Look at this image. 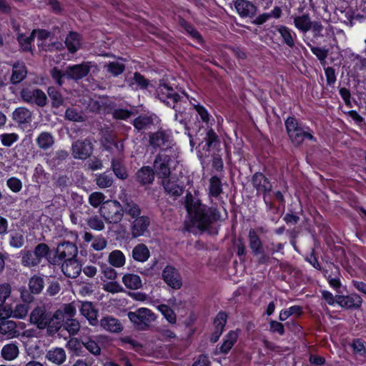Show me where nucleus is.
Masks as SVG:
<instances>
[{
	"instance_id": "3",
	"label": "nucleus",
	"mask_w": 366,
	"mask_h": 366,
	"mask_svg": "<svg viewBox=\"0 0 366 366\" xmlns=\"http://www.w3.org/2000/svg\"><path fill=\"white\" fill-rule=\"evenodd\" d=\"M99 214L107 223L117 224L123 218L124 209L117 200H107L101 205Z\"/></svg>"
},
{
	"instance_id": "22",
	"label": "nucleus",
	"mask_w": 366,
	"mask_h": 366,
	"mask_svg": "<svg viewBox=\"0 0 366 366\" xmlns=\"http://www.w3.org/2000/svg\"><path fill=\"white\" fill-rule=\"evenodd\" d=\"M275 29L280 34L285 44L290 48L295 46L296 34L292 29L284 25H277L275 26Z\"/></svg>"
},
{
	"instance_id": "55",
	"label": "nucleus",
	"mask_w": 366,
	"mask_h": 366,
	"mask_svg": "<svg viewBox=\"0 0 366 366\" xmlns=\"http://www.w3.org/2000/svg\"><path fill=\"white\" fill-rule=\"evenodd\" d=\"M302 314V307L300 306L295 305L290 307L288 310H282L280 313V320L281 321H285L290 316L292 315H296L297 316Z\"/></svg>"
},
{
	"instance_id": "15",
	"label": "nucleus",
	"mask_w": 366,
	"mask_h": 366,
	"mask_svg": "<svg viewBox=\"0 0 366 366\" xmlns=\"http://www.w3.org/2000/svg\"><path fill=\"white\" fill-rule=\"evenodd\" d=\"M252 183L257 193L264 195L272 191V185L269 179L261 172H256L252 177Z\"/></svg>"
},
{
	"instance_id": "54",
	"label": "nucleus",
	"mask_w": 366,
	"mask_h": 366,
	"mask_svg": "<svg viewBox=\"0 0 366 366\" xmlns=\"http://www.w3.org/2000/svg\"><path fill=\"white\" fill-rule=\"evenodd\" d=\"M105 198L106 196L102 192H94L89 195V202L92 207L97 208L105 202Z\"/></svg>"
},
{
	"instance_id": "13",
	"label": "nucleus",
	"mask_w": 366,
	"mask_h": 366,
	"mask_svg": "<svg viewBox=\"0 0 366 366\" xmlns=\"http://www.w3.org/2000/svg\"><path fill=\"white\" fill-rule=\"evenodd\" d=\"M234 6L238 14L242 18H253L257 11V7L254 4L247 0H236Z\"/></svg>"
},
{
	"instance_id": "39",
	"label": "nucleus",
	"mask_w": 366,
	"mask_h": 366,
	"mask_svg": "<svg viewBox=\"0 0 366 366\" xmlns=\"http://www.w3.org/2000/svg\"><path fill=\"white\" fill-rule=\"evenodd\" d=\"M112 169L114 172L116 177L120 179H126L128 177L127 171L125 167L122 164V159L113 158L112 159Z\"/></svg>"
},
{
	"instance_id": "43",
	"label": "nucleus",
	"mask_w": 366,
	"mask_h": 366,
	"mask_svg": "<svg viewBox=\"0 0 366 366\" xmlns=\"http://www.w3.org/2000/svg\"><path fill=\"white\" fill-rule=\"evenodd\" d=\"M49 97L51 100L53 107L58 108L64 103V98L61 94L54 86H49L47 89Z\"/></svg>"
},
{
	"instance_id": "27",
	"label": "nucleus",
	"mask_w": 366,
	"mask_h": 366,
	"mask_svg": "<svg viewBox=\"0 0 366 366\" xmlns=\"http://www.w3.org/2000/svg\"><path fill=\"white\" fill-rule=\"evenodd\" d=\"M124 61L122 58L119 57L117 60L106 63L104 65V69L112 76H118L125 71L126 66Z\"/></svg>"
},
{
	"instance_id": "56",
	"label": "nucleus",
	"mask_w": 366,
	"mask_h": 366,
	"mask_svg": "<svg viewBox=\"0 0 366 366\" xmlns=\"http://www.w3.org/2000/svg\"><path fill=\"white\" fill-rule=\"evenodd\" d=\"M65 118L69 121L82 122L84 118L82 114L74 108H68L65 112Z\"/></svg>"
},
{
	"instance_id": "26",
	"label": "nucleus",
	"mask_w": 366,
	"mask_h": 366,
	"mask_svg": "<svg viewBox=\"0 0 366 366\" xmlns=\"http://www.w3.org/2000/svg\"><path fill=\"white\" fill-rule=\"evenodd\" d=\"M249 246L254 256L262 253L263 244L254 229H250L248 233Z\"/></svg>"
},
{
	"instance_id": "52",
	"label": "nucleus",
	"mask_w": 366,
	"mask_h": 366,
	"mask_svg": "<svg viewBox=\"0 0 366 366\" xmlns=\"http://www.w3.org/2000/svg\"><path fill=\"white\" fill-rule=\"evenodd\" d=\"M86 224L92 229L96 231H102L105 227L104 222L97 215L88 218Z\"/></svg>"
},
{
	"instance_id": "28",
	"label": "nucleus",
	"mask_w": 366,
	"mask_h": 366,
	"mask_svg": "<svg viewBox=\"0 0 366 366\" xmlns=\"http://www.w3.org/2000/svg\"><path fill=\"white\" fill-rule=\"evenodd\" d=\"M100 325L105 330L111 332H119L122 330L121 322L117 319L111 316L102 318L100 321Z\"/></svg>"
},
{
	"instance_id": "60",
	"label": "nucleus",
	"mask_w": 366,
	"mask_h": 366,
	"mask_svg": "<svg viewBox=\"0 0 366 366\" xmlns=\"http://www.w3.org/2000/svg\"><path fill=\"white\" fill-rule=\"evenodd\" d=\"M351 347L355 354L363 356L366 354L365 343L360 339L354 340Z\"/></svg>"
},
{
	"instance_id": "14",
	"label": "nucleus",
	"mask_w": 366,
	"mask_h": 366,
	"mask_svg": "<svg viewBox=\"0 0 366 366\" xmlns=\"http://www.w3.org/2000/svg\"><path fill=\"white\" fill-rule=\"evenodd\" d=\"M150 219L147 216H141L135 219L131 226V234L134 238L144 235L148 232Z\"/></svg>"
},
{
	"instance_id": "36",
	"label": "nucleus",
	"mask_w": 366,
	"mask_h": 366,
	"mask_svg": "<svg viewBox=\"0 0 366 366\" xmlns=\"http://www.w3.org/2000/svg\"><path fill=\"white\" fill-rule=\"evenodd\" d=\"M38 147L44 150L51 148L54 144V137L50 132H41L36 139Z\"/></svg>"
},
{
	"instance_id": "19",
	"label": "nucleus",
	"mask_w": 366,
	"mask_h": 366,
	"mask_svg": "<svg viewBox=\"0 0 366 366\" xmlns=\"http://www.w3.org/2000/svg\"><path fill=\"white\" fill-rule=\"evenodd\" d=\"M61 271L66 277L76 278L81 271V265L75 258L67 259L62 263Z\"/></svg>"
},
{
	"instance_id": "29",
	"label": "nucleus",
	"mask_w": 366,
	"mask_h": 366,
	"mask_svg": "<svg viewBox=\"0 0 366 366\" xmlns=\"http://www.w3.org/2000/svg\"><path fill=\"white\" fill-rule=\"evenodd\" d=\"M162 184L169 195L179 197L183 193V187L179 186L175 181L169 179V177L163 179Z\"/></svg>"
},
{
	"instance_id": "8",
	"label": "nucleus",
	"mask_w": 366,
	"mask_h": 366,
	"mask_svg": "<svg viewBox=\"0 0 366 366\" xmlns=\"http://www.w3.org/2000/svg\"><path fill=\"white\" fill-rule=\"evenodd\" d=\"M172 159L169 155L159 153L154 161V172L158 177L163 179L169 177L171 173L170 162Z\"/></svg>"
},
{
	"instance_id": "44",
	"label": "nucleus",
	"mask_w": 366,
	"mask_h": 366,
	"mask_svg": "<svg viewBox=\"0 0 366 366\" xmlns=\"http://www.w3.org/2000/svg\"><path fill=\"white\" fill-rule=\"evenodd\" d=\"M21 263L24 266L31 267L37 266L40 262L34 255L33 252L24 250L22 252Z\"/></svg>"
},
{
	"instance_id": "50",
	"label": "nucleus",
	"mask_w": 366,
	"mask_h": 366,
	"mask_svg": "<svg viewBox=\"0 0 366 366\" xmlns=\"http://www.w3.org/2000/svg\"><path fill=\"white\" fill-rule=\"evenodd\" d=\"M34 36L35 31H32L29 36H26L22 34L18 35L17 39L23 50H31V42L34 41Z\"/></svg>"
},
{
	"instance_id": "12",
	"label": "nucleus",
	"mask_w": 366,
	"mask_h": 366,
	"mask_svg": "<svg viewBox=\"0 0 366 366\" xmlns=\"http://www.w3.org/2000/svg\"><path fill=\"white\" fill-rule=\"evenodd\" d=\"M89 62L69 66L65 69L66 78L73 80H79L85 77L90 71Z\"/></svg>"
},
{
	"instance_id": "61",
	"label": "nucleus",
	"mask_w": 366,
	"mask_h": 366,
	"mask_svg": "<svg viewBox=\"0 0 366 366\" xmlns=\"http://www.w3.org/2000/svg\"><path fill=\"white\" fill-rule=\"evenodd\" d=\"M24 244V235L21 232H14L11 236L10 245L15 248H20Z\"/></svg>"
},
{
	"instance_id": "4",
	"label": "nucleus",
	"mask_w": 366,
	"mask_h": 366,
	"mask_svg": "<svg viewBox=\"0 0 366 366\" xmlns=\"http://www.w3.org/2000/svg\"><path fill=\"white\" fill-rule=\"evenodd\" d=\"M78 254V248L74 243L71 242H63L58 244L56 248V256L54 258L48 259V261L53 264H59L61 261L64 259H71L76 258Z\"/></svg>"
},
{
	"instance_id": "25",
	"label": "nucleus",
	"mask_w": 366,
	"mask_h": 366,
	"mask_svg": "<svg viewBox=\"0 0 366 366\" xmlns=\"http://www.w3.org/2000/svg\"><path fill=\"white\" fill-rule=\"evenodd\" d=\"M32 117V112L26 107L16 108L12 114L13 119L19 124H30Z\"/></svg>"
},
{
	"instance_id": "64",
	"label": "nucleus",
	"mask_w": 366,
	"mask_h": 366,
	"mask_svg": "<svg viewBox=\"0 0 366 366\" xmlns=\"http://www.w3.org/2000/svg\"><path fill=\"white\" fill-rule=\"evenodd\" d=\"M107 245V239L102 236H98L97 237L94 239V241L92 243L91 247L95 251H101L106 248Z\"/></svg>"
},
{
	"instance_id": "10",
	"label": "nucleus",
	"mask_w": 366,
	"mask_h": 366,
	"mask_svg": "<svg viewBox=\"0 0 366 366\" xmlns=\"http://www.w3.org/2000/svg\"><path fill=\"white\" fill-rule=\"evenodd\" d=\"M162 277L164 282L174 290H179L182 286L181 274L173 266L167 265L162 271Z\"/></svg>"
},
{
	"instance_id": "17",
	"label": "nucleus",
	"mask_w": 366,
	"mask_h": 366,
	"mask_svg": "<svg viewBox=\"0 0 366 366\" xmlns=\"http://www.w3.org/2000/svg\"><path fill=\"white\" fill-rule=\"evenodd\" d=\"M79 310L81 315L85 317L92 325L97 323L98 310L91 302H79Z\"/></svg>"
},
{
	"instance_id": "30",
	"label": "nucleus",
	"mask_w": 366,
	"mask_h": 366,
	"mask_svg": "<svg viewBox=\"0 0 366 366\" xmlns=\"http://www.w3.org/2000/svg\"><path fill=\"white\" fill-rule=\"evenodd\" d=\"M312 20L309 14H304L293 17V23L295 28L303 34L309 31Z\"/></svg>"
},
{
	"instance_id": "58",
	"label": "nucleus",
	"mask_w": 366,
	"mask_h": 366,
	"mask_svg": "<svg viewBox=\"0 0 366 366\" xmlns=\"http://www.w3.org/2000/svg\"><path fill=\"white\" fill-rule=\"evenodd\" d=\"M227 322V315L224 312H220L217 314L214 320V330L223 332L224 327Z\"/></svg>"
},
{
	"instance_id": "57",
	"label": "nucleus",
	"mask_w": 366,
	"mask_h": 366,
	"mask_svg": "<svg viewBox=\"0 0 366 366\" xmlns=\"http://www.w3.org/2000/svg\"><path fill=\"white\" fill-rule=\"evenodd\" d=\"M79 307V302H72L69 304H64L63 305L62 311L63 316L67 315L68 318H73L76 313V308Z\"/></svg>"
},
{
	"instance_id": "16",
	"label": "nucleus",
	"mask_w": 366,
	"mask_h": 366,
	"mask_svg": "<svg viewBox=\"0 0 366 366\" xmlns=\"http://www.w3.org/2000/svg\"><path fill=\"white\" fill-rule=\"evenodd\" d=\"M171 141L170 135L162 130L149 134V142L154 148H161L164 146L169 147Z\"/></svg>"
},
{
	"instance_id": "59",
	"label": "nucleus",
	"mask_w": 366,
	"mask_h": 366,
	"mask_svg": "<svg viewBox=\"0 0 366 366\" xmlns=\"http://www.w3.org/2000/svg\"><path fill=\"white\" fill-rule=\"evenodd\" d=\"M19 139V135L15 133L2 134L0 135L1 144L5 147H11Z\"/></svg>"
},
{
	"instance_id": "23",
	"label": "nucleus",
	"mask_w": 366,
	"mask_h": 366,
	"mask_svg": "<svg viewBox=\"0 0 366 366\" xmlns=\"http://www.w3.org/2000/svg\"><path fill=\"white\" fill-rule=\"evenodd\" d=\"M0 334L7 338L17 337L20 335L16 323L13 320H1L0 322Z\"/></svg>"
},
{
	"instance_id": "7",
	"label": "nucleus",
	"mask_w": 366,
	"mask_h": 366,
	"mask_svg": "<svg viewBox=\"0 0 366 366\" xmlns=\"http://www.w3.org/2000/svg\"><path fill=\"white\" fill-rule=\"evenodd\" d=\"M20 94L26 103L34 104L40 107H44L47 104V97L40 89L26 88L21 91Z\"/></svg>"
},
{
	"instance_id": "11",
	"label": "nucleus",
	"mask_w": 366,
	"mask_h": 366,
	"mask_svg": "<svg viewBox=\"0 0 366 366\" xmlns=\"http://www.w3.org/2000/svg\"><path fill=\"white\" fill-rule=\"evenodd\" d=\"M49 315L50 312H47L44 307H37L30 314V322L35 325L40 330L45 329L49 320H50Z\"/></svg>"
},
{
	"instance_id": "46",
	"label": "nucleus",
	"mask_w": 366,
	"mask_h": 366,
	"mask_svg": "<svg viewBox=\"0 0 366 366\" xmlns=\"http://www.w3.org/2000/svg\"><path fill=\"white\" fill-rule=\"evenodd\" d=\"M64 327L70 335H76L81 328L79 322L74 318H66Z\"/></svg>"
},
{
	"instance_id": "32",
	"label": "nucleus",
	"mask_w": 366,
	"mask_h": 366,
	"mask_svg": "<svg viewBox=\"0 0 366 366\" xmlns=\"http://www.w3.org/2000/svg\"><path fill=\"white\" fill-rule=\"evenodd\" d=\"M122 282L129 290H138L142 287L140 277L135 274H125L122 277Z\"/></svg>"
},
{
	"instance_id": "6",
	"label": "nucleus",
	"mask_w": 366,
	"mask_h": 366,
	"mask_svg": "<svg viewBox=\"0 0 366 366\" xmlns=\"http://www.w3.org/2000/svg\"><path fill=\"white\" fill-rule=\"evenodd\" d=\"M157 96L160 101L172 107L175 111H179L178 102L180 101V96L172 87L165 83L160 84L157 89Z\"/></svg>"
},
{
	"instance_id": "63",
	"label": "nucleus",
	"mask_w": 366,
	"mask_h": 366,
	"mask_svg": "<svg viewBox=\"0 0 366 366\" xmlns=\"http://www.w3.org/2000/svg\"><path fill=\"white\" fill-rule=\"evenodd\" d=\"M104 290L111 293H119L124 291V288L117 282L114 281L109 282L104 285Z\"/></svg>"
},
{
	"instance_id": "49",
	"label": "nucleus",
	"mask_w": 366,
	"mask_h": 366,
	"mask_svg": "<svg viewBox=\"0 0 366 366\" xmlns=\"http://www.w3.org/2000/svg\"><path fill=\"white\" fill-rule=\"evenodd\" d=\"M204 140L207 150H209L211 148H215L219 143V137L212 129L207 131Z\"/></svg>"
},
{
	"instance_id": "53",
	"label": "nucleus",
	"mask_w": 366,
	"mask_h": 366,
	"mask_svg": "<svg viewBox=\"0 0 366 366\" xmlns=\"http://www.w3.org/2000/svg\"><path fill=\"white\" fill-rule=\"evenodd\" d=\"M29 289L32 293H39L44 287V280L39 277H33L29 283Z\"/></svg>"
},
{
	"instance_id": "38",
	"label": "nucleus",
	"mask_w": 366,
	"mask_h": 366,
	"mask_svg": "<svg viewBox=\"0 0 366 366\" xmlns=\"http://www.w3.org/2000/svg\"><path fill=\"white\" fill-rule=\"evenodd\" d=\"M149 250L144 244H139L132 250V257L137 262H144L149 257Z\"/></svg>"
},
{
	"instance_id": "2",
	"label": "nucleus",
	"mask_w": 366,
	"mask_h": 366,
	"mask_svg": "<svg viewBox=\"0 0 366 366\" xmlns=\"http://www.w3.org/2000/svg\"><path fill=\"white\" fill-rule=\"evenodd\" d=\"M285 124L287 135L293 144L300 146L305 139L315 140L313 135L304 129L295 117H288Z\"/></svg>"
},
{
	"instance_id": "31",
	"label": "nucleus",
	"mask_w": 366,
	"mask_h": 366,
	"mask_svg": "<svg viewBox=\"0 0 366 366\" xmlns=\"http://www.w3.org/2000/svg\"><path fill=\"white\" fill-rule=\"evenodd\" d=\"M27 71L26 66L23 62H16L14 64L11 81L12 84L21 82L26 76Z\"/></svg>"
},
{
	"instance_id": "40",
	"label": "nucleus",
	"mask_w": 366,
	"mask_h": 366,
	"mask_svg": "<svg viewBox=\"0 0 366 366\" xmlns=\"http://www.w3.org/2000/svg\"><path fill=\"white\" fill-rule=\"evenodd\" d=\"M65 44L71 53L76 52L81 46L79 34L76 32H70L65 39Z\"/></svg>"
},
{
	"instance_id": "20",
	"label": "nucleus",
	"mask_w": 366,
	"mask_h": 366,
	"mask_svg": "<svg viewBox=\"0 0 366 366\" xmlns=\"http://www.w3.org/2000/svg\"><path fill=\"white\" fill-rule=\"evenodd\" d=\"M154 172L149 166H144L140 168L135 174V179L141 185L151 184L154 179Z\"/></svg>"
},
{
	"instance_id": "41",
	"label": "nucleus",
	"mask_w": 366,
	"mask_h": 366,
	"mask_svg": "<svg viewBox=\"0 0 366 366\" xmlns=\"http://www.w3.org/2000/svg\"><path fill=\"white\" fill-rule=\"evenodd\" d=\"M108 262L114 267H122L125 264L126 258L122 251L116 249L109 254Z\"/></svg>"
},
{
	"instance_id": "35",
	"label": "nucleus",
	"mask_w": 366,
	"mask_h": 366,
	"mask_svg": "<svg viewBox=\"0 0 366 366\" xmlns=\"http://www.w3.org/2000/svg\"><path fill=\"white\" fill-rule=\"evenodd\" d=\"M123 209L124 214L125 213L127 215H129L133 219H137L139 217H141V209L139 206L134 202L133 200L126 199L123 202Z\"/></svg>"
},
{
	"instance_id": "34",
	"label": "nucleus",
	"mask_w": 366,
	"mask_h": 366,
	"mask_svg": "<svg viewBox=\"0 0 366 366\" xmlns=\"http://www.w3.org/2000/svg\"><path fill=\"white\" fill-rule=\"evenodd\" d=\"M208 192L210 197H218L222 193V184L219 177L214 175L209 179Z\"/></svg>"
},
{
	"instance_id": "51",
	"label": "nucleus",
	"mask_w": 366,
	"mask_h": 366,
	"mask_svg": "<svg viewBox=\"0 0 366 366\" xmlns=\"http://www.w3.org/2000/svg\"><path fill=\"white\" fill-rule=\"evenodd\" d=\"M29 307L27 304H18L13 310V317L16 319H24L29 312Z\"/></svg>"
},
{
	"instance_id": "33",
	"label": "nucleus",
	"mask_w": 366,
	"mask_h": 366,
	"mask_svg": "<svg viewBox=\"0 0 366 366\" xmlns=\"http://www.w3.org/2000/svg\"><path fill=\"white\" fill-rule=\"evenodd\" d=\"M237 340V334L234 331H230L224 337L222 345L219 347V351L217 350L214 352L215 355L219 353L227 354L234 345Z\"/></svg>"
},
{
	"instance_id": "24",
	"label": "nucleus",
	"mask_w": 366,
	"mask_h": 366,
	"mask_svg": "<svg viewBox=\"0 0 366 366\" xmlns=\"http://www.w3.org/2000/svg\"><path fill=\"white\" fill-rule=\"evenodd\" d=\"M337 303L346 308H358L361 306L362 298L356 294H351L347 296H339Z\"/></svg>"
},
{
	"instance_id": "48",
	"label": "nucleus",
	"mask_w": 366,
	"mask_h": 366,
	"mask_svg": "<svg viewBox=\"0 0 366 366\" xmlns=\"http://www.w3.org/2000/svg\"><path fill=\"white\" fill-rule=\"evenodd\" d=\"M50 252L49 246L45 243L38 244L34 249V255L41 262L43 258H47Z\"/></svg>"
},
{
	"instance_id": "62",
	"label": "nucleus",
	"mask_w": 366,
	"mask_h": 366,
	"mask_svg": "<svg viewBox=\"0 0 366 366\" xmlns=\"http://www.w3.org/2000/svg\"><path fill=\"white\" fill-rule=\"evenodd\" d=\"M82 344L92 354L94 355L100 354V347L95 341L90 339L87 340H82Z\"/></svg>"
},
{
	"instance_id": "18",
	"label": "nucleus",
	"mask_w": 366,
	"mask_h": 366,
	"mask_svg": "<svg viewBox=\"0 0 366 366\" xmlns=\"http://www.w3.org/2000/svg\"><path fill=\"white\" fill-rule=\"evenodd\" d=\"M49 322L47 323V332L49 335H52L57 332L62 327L63 322L64 323V317L63 316V311L57 310L52 315H49Z\"/></svg>"
},
{
	"instance_id": "47",
	"label": "nucleus",
	"mask_w": 366,
	"mask_h": 366,
	"mask_svg": "<svg viewBox=\"0 0 366 366\" xmlns=\"http://www.w3.org/2000/svg\"><path fill=\"white\" fill-rule=\"evenodd\" d=\"M96 184L101 189L110 187L113 184V178L111 174L106 172L97 176Z\"/></svg>"
},
{
	"instance_id": "21",
	"label": "nucleus",
	"mask_w": 366,
	"mask_h": 366,
	"mask_svg": "<svg viewBox=\"0 0 366 366\" xmlns=\"http://www.w3.org/2000/svg\"><path fill=\"white\" fill-rule=\"evenodd\" d=\"M45 358L53 364L61 365L66 360V353L62 347H56L48 350Z\"/></svg>"
},
{
	"instance_id": "1",
	"label": "nucleus",
	"mask_w": 366,
	"mask_h": 366,
	"mask_svg": "<svg viewBox=\"0 0 366 366\" xmlns=\"http://www.w3.org/2000/svg\"><path fill=\"white\" fill-rule=\"evenodd\" d=\"M184 204L192 226L199 230H207L213 222L220 219V213L216 208L207 207L190 192L187 193Z\"/></svg>"
},
{
	"instance_id": "9",
	"label": "nucleus",
	"mask_w": 366,
	"mask_h": 366,
	"mask_svg": "<svg viewBox=\"0 0 366 366\" xmlns=\"http://www.w3.org/2000/svg\"><path fill=\"white\" fill-rule=\"evenodd\" d=\"M71 152L74 159H86L92 155L93 146L87 139H79L73 142Z\"/></svg>"
},
{
	"instance_id": "37",
	"label": "nucleus",
	"mask_w": 366,
	"mask_h": 366,
	"mask_svg": "<svg viewBox=\"0 0 366 366\" xmlns=\"http://www.w3.org/2000/svg\"><path fill=\"white\" fill-rule=\"evenodd\" d=\"M133 125L139 131L148 129L154 125V119L152 116L139 115L133 121Z\"/></svg>"
},
{
	"instance_id": "5",
	"label": "nucleus",
	"mask_w": 366,
	"mask_h": 366,
	"mask_svg": "<svg viewBox=\"0 0 366 366\" xmlns=\"http://www.w3.org/2000/svg\"><path fill=\"white\" fill-rule=\"evenodd\" d=\"M127 317L140 330L145 329L156 319L154 313L145 307L139 308L134 312H129Z\"/></svg>"
},
{
	"instance_id": "42",
	"label": "nucleus",
	"mask_w": 366,
	"mask_h": 366,
	"mask_svg": "<svg viewBox=\"0 0 366 366\" xmlns=\"http://www.w3.org/2000/svg\"><path fill=\"white\" fill-rule=\"evenodd\" d=\"M19 355V348L15 344H7L1 350V356L6 360H13Z\"/></svg>"
},
{
	"instance_id": "45",
	"label": "nucleus",
	"mask_w": 366,
	"mask_h": 366,
	"mask_svg": "<svg viewBox=\"0 0 366 366\" xmlns=\"http://www.w3.org/2000/svg\"><path fill=\"white\" fill-rule=\"evenodd\" d=\"M158 310L162 314L164 318L170 323L175 324L177 322V316L173 310L169 305L162 304L157 306Z\"/></svg>"
}]
</instances>
